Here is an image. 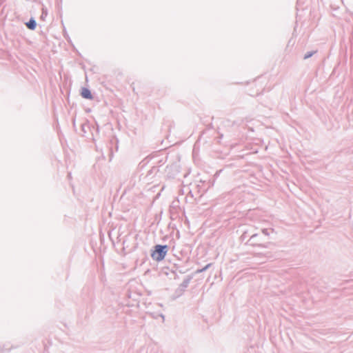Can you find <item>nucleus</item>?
<instances>
[{
  "label": "nucleus",
  "instance_id": "nucleus-4",
  "mask_svg": "<svg viewBox=\"0 0 353 353\" xmlns=\"http://www.w3.org/2000/svg\"><path fill=\"white\" fill-rule=\"evenodd\" d=\"M192 276H188L186 279H185L183 282L181 283V285H179V288H178V291H180V292H183L185 288H188L190 281L192 280Z\"/></svg>",
  "mask_w": 353,
  "mask_h": 353
},
{
  "label": "nucleus",
  "instance_id": "nucleus-7",
  "mask_svg": "<svg viewBox=\"0 0 353 353\" xmlns=\"http://www.w3.org/2000/svg\"><path fill=\"white\" fill-rule=\"evenodd\" d=\"M252 232H250V231L248 230H246V231H244L243 232V234L241 235L240 236V241L241 242H244V241L247 239V238H250V236L251 235Z\"/></svg>",
  "mask_w": 353,
  "mask_h": 353
},
{
  "label": "nucleus",
  "instance_id": "nucleus-1",
  "mask_svg": "<svg viewBox=\"0 0 353 353\" xmlns=\"http://www.w3.org/2000/svg\"><path fill=\"white\" fill-rule=\"evenodd\" d=\"M168 250V245L157 244L154 246L152 250L151 257L154 261H161L165 259Z\"/></svg>",
  "mask_w": 353,
  "mask_h": 353
},
{
  "label": "nucleus",
  "instance_id": "nucleus-12",
  "mask_svg": "<svg viewBox=\"0 0 353 353\" xmlns=\"http://www.w3.org/2000/svg\"><path fill=\"white\" fill-rule=\"evenodd\" d=\"M89 128V125L86 123H83L81 125V130L83 132V133H86L85 128Z\"/></svg>",
  "mask_w": 353,
  "mask_h": 353
},
{
  "label": "nucleus",
  "instance_id": "nucleus-10",
  "mask_svg": "<svg viewBox=\"0 0 353 353\" xmlns=\"http://www.w3.org/2000/svg\"><path fill=\"white\" fill-rule=\"evenodd\" d=\"M315 53H316V50L307 52L305 54V55L303 57V59H307L310 58L311 57H312Z\"/></svg>",
  "mask_w": 353,
  "mask_h": 353
},
{
  "label": "nucleus",
  "instance_id": "nucleus-5",
  "mask_svg": "<svg viewBox=\"0 0 353 353\" xmlns=\"http://www.w3.org/2000/svg\"><path fill=\"white\" fill-rule=\"evenodd\" d=\"M81 95L83 98L86 99H92L93 98L91 91L87 88H82Z\"/></svg>",
  "mask_w": 353,
  "mask_h": 353
},
{
  "label": "nucleus",
  "instance_id": "nucleus-11",
  "mask_svg": "<svg viewBox=\"0 0 353 353\" xmlns=\"http://www.w3.org/2000/svg\"><path fill=\"white\" fill-rule=\"evenodd\" d=\"M47 14H48L47 9L42 8V14H41V18L43 19L44 17H46L47 16Z\"/></svg>",
  "mask_w": 353,
  "mask_h": 353
},
{
  "label": "nucleus",
  "instance_id": "nucleus-8",
  "mask_svg": "<svg viewBox=\"0 0 353 353\" xmlns=\"http://www.w3.org/2000/svg\"><path fill=\"white\" fill-rule=\"evenodd\" d=\"M212 263H210L207 264L205 266H204L203 268L196 270L195 271V274H199V273L206 271L212 266Z\"/></svg>",
  "mask_w": 353,
  "mask_h": 353
},
{
  "label": "nucleus",
  "instance_id": "nucleus-13",
  "mask_svg": "<svg viewBox=\"0 0 353 353\" xmlns=\"http://www.w3.org/2000/svg\"><path fill=\"white\" fill-rule=\"evenodd\" d=\"M68 177H69V178H70V177H71V174H70V173H69V174H68Z\"/></svg>",
  "mask_w": 353,
  "mask_h": 353
},
{
  "label": "nucleus",
  "instance_id": "nucleus-6",
  "mask_svg": "<svg viewBox=\"0 0 353 353\" xmlns=\"http://www.w3.org/2000/svg\"><path fill=\"white\" fill-rule=\"evenodd\" d=\"M26 26L28 29L34 30L37 27V22L33 18H31L28 22L26 23Z\"/></svg>",
  "mask_w": 353,
  "mask_h": 353
},
{
  "label": "nucleus",
  "instance_id": "nucleus-9",
  "mask_svg": "<svg viewBox=\"0 0 353 353\" xmlns=\"http://www.w3.org/2000/svg\"><path fill=\"white\" fill-rule=\"evenodd\" d=\"M261 235H262L264 238V241H265V239L267 236H268L270 235V232H269V230L267 229V228H264V229H262L261 230V234H260Z\"/></svg>",
  "mask_w": 353,
  "mask_h": 353
},
{
  "label": "nucleus",
  "instance_id": "nucleus-2",
  "mask_svg": "<svg viewBox=\"0 0 353 353\" xmlns=\"http://www.w3.org/2000/svg\"><path fill=\"white\" fill-rule=\"evenodd\" d=\"M264 238L259 233H252L250 238L245 242V245L250 246H259L267 248L270 243H263Z\"/></svg>",
  "mask_w": 353,
  "mask_h": 353
},
{
  "label": "nucleus",
  "instance_id": "nucleus-3",
  "mask_svg": "<svg viewBox=\"0 0 353 353\" xmlns=\"http://www.w3.org/2000/svg\"><path fill=\"white\" fill-rule=\"evenodd\" d=\"M165 172L168 178L173 179L179 172V166L177 163H172L166 166Z\"/></svg>",
  "mask_w": 353,
  "mask_h": 353
}]
</instances>
